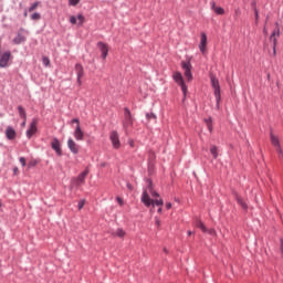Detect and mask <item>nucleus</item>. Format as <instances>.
I'll use <instances>...</instances> for the list:
<instances>
[{
  "instance_id": "1",
  "label": "nucleus",
  "mask_w": 283,
  "mask_h": 283,
  "mask_svg": "<svg viewBox=\"0 0 283 283\" xmlns=\"http://www.w3.org/2000/svg\"><path fill=\"white\" fill-rule=\"evenodd\" d=\"M142 202L145 205V207H151V205H153V207H154V205H156V207H163V205H164L163 199L153 200L151 197H149L147 189H145L143 192Z\"/></svg>"
},
{
  "instance_id": "2",
  "label": "nucleus",
  "mask_w": 283,
  "mask_h": 283,
  "mask_svg": "<svg viewBox=\"0 0 283 283\" xmlns=\"http://www.w3.org/2000/svg\"><path fill=\"white\" fill-rule=\"evenodd\" d=\"M210 81H211V86L214 90V98L217 101V107H220V101H221L220 81H218V77H216V75H213V74L210 75Z\"/></svg>"
},
{
  "instance_id": "3",
  "label": "nucleus",
  "mask_w": 283,
  "mask_h": 283,
  "mask_svg": "<svg viewBox=\"0 0 283 283\" xmlns=\"http://www.w3.org/2000/svg\"><path fill=\"white\" fill-rule=\"evenodd\" d=\"M270 140L271 145L275 148L279 159L283 160V151H282V146L280 145V137L277 135L273 134V130L270 132Z\"/></svg>"
},
{
  "instance_id": "4",
  "label": "nucleus",
  "mask_w": 283,
  "mask_h": 283,
  "mask_svg": "<svg viewBox=\"0 0 283 283\" xmlns=\"http://www.w3.org/2000/svg\"><path fill=\"white\" fill-rule=\"evenodd\" d=\"M172 78L181 87V92H182L184 96H187V85L185 84V78L182 77V73L181 72H175L172 74Z\"/></svg>"
},
{
  "instance_id": "5",
  "label": "nucleus",
  "mask_w": 283,
  "mask_h": 283,
  "mask_svg": "<svg viewBox=\"0 0 283 283\" xmlns=\"http://www.w3.org/2000/svg\"><path fill=\"white\" fill-rule=\"evenodd\" d=\"M191 62H181V69L184 70V76L187 78L188 83L193 81V74H191Z\"/></svg>"
},
{
  "instance_id": "6",
  "label": "nucleus",
  "mask_w": 283,
  "mask_h": 283,
  "mask_svg": "<svg viewBox=\"0 0 283 283\" xmlns=\"http://www.w3.org/2000/svg\"><path fill=\"white\" fill-rule=\"evenodd\" d=\"M88 174H90V169L86 168L76 178L72 179V185H74L75 187H81V185L85 184V178H87Z\"/></svg>"
},
{
  "instance_id": "7",
  "label": "nucleus",
  "mask_w": 283,
  "mask_h": 283,
  "mask_svg": "<svg viewBox=\"0 0 283 283\" xmlns=\"http://www.w3.org/2000/svg\"><path fill=\"white\" fill-rule=\"evenodd\" d=\"M124 128L127 129V127H132L134 125V118H132V112H129V108H124Z\"/></svg>"
},
{
  "instance_id": "8",
  "label": "nucleus",
  "mask_w": 283,
  "mask_h": 283,
  "mask_svg": "<svg viewBox=\"0 0 283 283\" xmlns=\"http://www.w3.org/2000/svg\"><path fill=\"white\" fill-rule=\"evenodd\" d=\"M109 140L113 145V149H120V138L118 136V132L116 130L111 132Z\"/></svg>"
},
{
  "instance_id": "9",
  "label": "nucleus",
  "mask_w": 283,
  "mask_h": 283,
  "mask_svg": "<svg viewBox=\"0 0 283 283\" xmlns=\"http://www.w3.org/2000/svg\"><path fill=\"white\" fill-rule=\"evenodd\" d=\"M39 125V119L38 118H33L29 129L27 130V137L28 138H32L34 134H36L38 128L36 126Z\"/></svg>"
},
{
  "instance_id": "10",
  "label": "nucleus",
  "mask_w": 283,
  "mask_h": 283,
  "mask_svg": "<svg viewBox=\"0 0 283 283\" xmlns=\"http://www.w3.org/2000/svg\"><path fill=\"white\" fill-rule=\"evenodd\" d=\"M51 148L53 149V151H55V154H57V156H63V150L61 149V142L59 140V138L52 139Z\"/></svg>"
},
{
  "instance_id": "11",
  "label": "nucleus",
  "mask_w": 283,
  "mask_h": 283,
  "mask_svg": "<svg viewBox=\"0 0 283 283\" xmlns=\"http://www.w3.org/2000/svg\"><path fill=\"white\" fill-rule=\"evenodd\" d=\"M67 147L72 154H78L81 149V146H78V144H76V142H74L72 138L67 139Z\"/></svg>"
},
{
  "instance_id": "12",
  "label": "nucleus",
  "mask_w": 283,
  "mask_h": 283,
  "mask_svg": "<svg viewBox=\"0 0 283 283\" xmlns=\"http://www.w3.org/2000/svg\"><path fill=\"white\" fill-rule=\"evenodd\" d=\"M276 29L272 32L271 36H270V41H273V45H274V54H275V45H277V39L275 36H280V23H275Z\"/></svg>"
},
{
  "instance_id": "13",
  "label": "nucleus",
  "mask_w": 283,
  "mask_h": 283,
  "mask_svg": "<svg viewBox=\"0 0 283 283\" xmlns=\"http://www.w3.org/2000/svg\"><path fill=\"white\" fill-rule=\"evenodd\" d=\"M97 48H98L99 52H102V59L106 60L107 54L109 52V48L107 46V44L103 43V42H98Z\"/></svg>"
},
{
  "instance_id": "14",
  "label": "nucleus",
  "mask_w": 283,
  "mask_h": 283,
  "mask_svg": "<svg viewBox=\"0 0 283 283\" xmlns=\"http://www.w3.org/2000/svg\"><path fill=\"white\" fill-rule=\"evenodd\" d=\"M11 53L4 52L0 57V67H8V63L10 62Z\"/></svg>"
},
{
  "instance_id": "15",
  "label": "nucleus",
  "mask_w": 283,
  "mask_h": 283,
  "mask_svg": "<svg viewBox=\"0 0 283 283\" xmlns=\"http://www.w3.org/2000/svg\"><path fill=\"white\" fill-rule=\"evenodd\" d=\"M73 136L75 140H83L85 138V133L81 129V125H76Z\"/></svg>"
},
{
  "instance_id": "16",
  "label": "nucleus",
  "mask_w": 283,
  "mask_h": 283,
  "mask_svg": "<svg viewBox=\"0 0 283 283\" xmlns=\"http://www.w3.org/2000/svg\"><path fill=\"white\" fill-rule=\"evenodd\" d=\"M199 50L202 54H205V52H207V33H201Z\"/></svg>"
},
{
  "instance_id": "17",
  "label": "nucleus",
  "mask_w": 283,
  "mask_h": 283,
  "mask_svg": "<svg viewBox=\"0 0 283 283\" xmlns=\"http://www.w3.org/2000/svg\"><path fill=\"white\" fill-rule=\"evenodd\" d=\"M6 136L8 140H14V138H17V130H14L12 126H8L6 129Z\"/></svg>"
},
{
  "instance_id": "18",
  "label": "nucleus",
  "mask_w": 283,
  "mask_h": 283,
  "mask_svg": "<svg viewBox=\"0 0 283 283\" xmlns=\"http://www.w3.org/2000/svg\"><path fill=\"white\" fill-rule=\"evenodd\" d=\"M75 72L77 74V83H78V85H81V83H82L81 78H83V74H84L83 65L76 64Z\"/></svg>"
},
{
  "instance_id": "19",
  "label": "nucleus",
  "mask_w": 283,
  "mask_h": 283,
  "mask_svg": "<svg viewBox=\"0 0 283 283\" xmlns=\"http://www.w3.org/2000/svg\"><path fill=\"white\" fill-rule=\"evenodd\" d=\"M235 200H237L238 205H240V207H242V209H244V210L248 209L247 202H244V199H242V197H240V195H235Z\"/></svg>"
},
{
  "instance_id": "20",
  "label": "nucleus",
  "mask_w": 283,
  "mask_h": 283,
  "mask_svg": "<svg viewBox=\"0 0 283 283\" xmlns=\"http://www.w3.org/2000/svg\"><path fill=\"white\" fill-rule=\"evenodd\" d=\"M147 182H148L149 193L153 196V198H158V196H160V195H158V192L154 191V186L151 184V180H148Z\"/></svg>"
},
{
  "instance_id": "21",
  "label": "nucleus",
  "mask_w": 283,
  "mask_h": 283,
  "mask_svg": "<svg viewBox=\"0 0 283 283\" xmlns=\"http://www.w3.org/2000/svg\"><path fill=\"white\" fill-rule=\"evenodd\" d=\"M25 42V36H23L22 34H18L14 39H13V43H15V45H20V43Z\"/></svg>"
},
{
  "instance_id": "22",
  "label": "nucleus",
  "mask_w": 283,
  "mask_h": 283,
  "mask_svg": "<svg viewBox=\"0 0 283 283\" xmlns=\"http://www.w3.org/2000/svg\"><path fill=\"white\" fill-rule=\"evenodd\" d=\"M210 154L214 160L218 158V147L216 145L210 146Z\"/></svg>"
},
{
  "instance_id": "23",
  "label": "nucleus",
  "mask_w": 283,
  "mask_h": 283,
  "mask_svg": "<svg viewBox=\"0 0 283 283\" xmlns=\"http://www.w3.org/2000/svg\"><path fill=\"white\" fill-rule=\"evenodd\" d=\"M212 10L216 14H224V9L222 7H217L216 3H212Z\"/></svg>"
},
{
  "instance_id": "24",
  "label": "nucleus",
  "mask_w": 283,
  "mask_h": 283,
  "mask_svg": "<svg viewBox=\"0 0 283 283\" xmlns=\"http://www.w3.org/2000/svg\"><path fill=\"white\" fill-rule=\"evenodd\" d=\"M18 112H19L20 117L23 118V120H25V118H28L23 106H18Z\"/></svg>"
},
{
  "instance_id": "25",
  "label": "nucleus",
  "mask_w": 283,
  "mask_h": 283,
  "mask_svg": "<svg viewBox=\"0 0 283 283\" xmlns=\"http://www.w3.org/2000/svg\"><path fill=\"white\" fill-rule=\"evenodd\" d=\"M196 227L200 229L203 233H207V227L205 226V223H202V221H197Z\"/></svg>"
},
{
  "instance_id": "26",
  "label": "nucleus",
  "mask_w": 283,
  "mask_h": 283,
  "mask_svg": "<svg viewBox=\"0 0 283 283\" xmlns=\"http://www.w3.org/2000/svg\"><path fill=\"white\" fill-rule=\"evenodd\" d=\"M113 235H116V238H125V230L123 229H117Z\"/></svg>"
},
{
  "instance_id": "27",
  "label": "nucleus",
  "mask_w": 283,
  "mask_h": 283,
  "mask_svg": "<svg viewBox=\"0 0 283 283\" xmlns=\"http://www.w3.org/2000/svg\"><path fill=\"white\" fill-rule=\"evenodd\" d=\"M77 21V25H83L85 23V17L83 14H78Z\"/></svg>"
},
{
  "instance_id": "28",
  "label": "nucleus",
  "mask_w": 283,
  "mask_h": 283,
  "mask_svg": "<svg viewBox=\"0 0 283 283\" xmlns=\"http://www.w3.org/2000/svg\"><path fill=\"white\" fill-rule=\"evenodd\" d=\"M39 8V2H34L33 4H31V7L29 8V12H34V10H36Z\"/></svg>"
},
{
  "instance_id": "29",
  "label": "nucleus",
  "mask_w": 283,
  "mask_h": 283,
  "mask_svg": "<svg viewBox=\"0 0 283 283\" xmlns=\"http://www.w3.org/2000/svg\"><path fill=\"white\" fill-rule=\"evenodd\" d=\"M31 19H32V21H39L40 19H41V13H33L32 15H31Z\"/></svg>"
},
{
  "instance_id": "30",
  "label": "nucleus",
  "mask_w": 283,
  "mask_h": 283,
  "mask_svg": "<svg viewBox=\"0 0 283 283\" xmlns=\"http://www.w3.org/2000/svg\"><path fill=\"white\" fill-rule=\"evenodd\" d=\"M42 63H43V65H45V67H48L50 65V57L43 56L42 57Z\"/></svg>"
},
{
  "instance_id": "31",
  "label": "nucleus",
  "mask_w": 283,
  "mask_h": 283,
  "mask_svg": "<svg viewBox=\"0 0 283 283\" xmlns=\"http://www.w3.org/2000/svg\"><path fill=\"white\" fill-rule=\"evenodd\" d=\"M81 3V0H69V6H78Z\"/></svg>"
},
{
  "instance_id": "32",
  "label": "nucleus",
  "mask_w": 283,
  "mask_h": 283,
  "mask_svg": "<svg viewBox=\"0 0 283 283\" xmlns=\"http://www.w3.org/2000/svg\"><path fill=\"white\" fill-rule=\"evenodd\" d=\"M36 165H38L36 160H31L29 161L28 167L29 169H32V167H36Z\"/></svg>"
},
{
  "instance_id": "33",
  "label": "nucleus",
  "mask_w": 283,
  "mask_h": 283,
  "mask_svg": "<svg viewBox=\"0 0 283 283\" xmlns=\"http://www.w3.org/2000/svg\"><path fill=\"white\" fill-rule=\"evenodd\" d=\"M85 207V199L78 201L77 208L81 210Z\"/></svg>"
},
{
  "instance_id": "34",
  "label": "nucleus",
  "mask_w": 283,
  "mask_h": 283,
  "mask_svg": "<svg viewBox=\"0 0 283 283\" xmlns=\"http://www.w3.org/2000/svg\"><path fill=\"white\" fill-rule=\"evenodd\" d=\"M146 117L148 120H151V118L156 119V115L154 113H147Z\"/></svg>"
},
{
  "instance_id": "35",
  "label": "nucleus",
  "mask_w": 283,
  "mask_h": 283,
  "mask_svg": "<svg viewBox=\"0 0 283 283\" xmlns=\"http://www.w3.org/2000/svg\"><path fill=\"white\" fill-rule=\"evenodd\" d=\"M76 17H74V15H71L70 17V23H72V25H76Z\"/></svg>"
},
{
  "instance_id": "36",
  "label": "nucleus",
  "mask_w": 283,
  "mask_h": 283,
  "mask_svg": "<svg viewBox=\"0 0 283 283\" xmlns=\"http://www.w3.org/2000/svg\"><path fill=\"white\" fill-rule=\"evenodd\" d=\"M19 161L22 167H25V165H27L25 157H20Z\"/></svg>"
},
{
  "instance_id": "37",
  "label": "nucleus",
  "mask_w": 283,
  "mask_h": 283,
  "mask_svg": "<svg viewBox=\"0 0 283 283\" xmlns=\"http://www.w3.org/2000/svg\"><path fill=\"white\" fill-rule=\"evenodd\" d=\"M76 124V125H81V120L78 118H74L71 120V124Z\"/></svg>"
},
{
  "instance_id": "38",
  "label": "nucleus",
  "mask_w": 283,
  "mask_h": 283,
  "mask_svg": "<svg viewBox=\"0 0 283 283\" xmlns=\"http://www.w3.org/2000/svg\"><path fill=\"white\" fill-rule=\"evenodd\" d=\"M116 200H117L118 205H119L120 207H123V205H124L123 198L117 197Z\"/></svg>"
},
{
  "instance_id": "39",
  "label": "nucleus",
  "mask_w": 283,
  "mask_h": 283,
  "mask_svg": "<svg viewBox=\"0 0 283 283\" xmlns=\"http://www.w3.org/2000/svg\"><path fill=\"white\" fill-rule=\"evenodd\" d=\"M207 233H209L210 235H216V230L214 229H207Z\"/></svg>"
},
{
  "instance_id": "40",
  "label": "nucleus",
  "mask_w": 283,
  "mask_h": 283,
  "mask_svg": "<svg viewBox=\"0 0 283 283\" xmlns=\"http://www.w3.org/2000/svg\"><path fill=\"white\" fill-rule=\"evenodd\" d=\"M207 127H208L209 132H213V125L212 124L207 125Z\"/></svg>"
},
{
  "instance_id": "41",
  "label": "nucleus",
  "mask_w": 283,
  "mask_h": 283,
  "mask_svg": "<svg viewBox=\"0 0 283 283\" xmlns=\"http://www.w3.org/2000/svg\"><path fill=\"white\" fill-rule=\"evenodd\" d=\"M206 125H211V118L206 119Z\"/></svg>"
},
{
  "instance_id": "42",
  "label": "nucleus",
  "mask_w": 283,
  "mask_h": 283,
  "mask_svg": "<svg viewBox=\"0 0 283 283\" xmlns=\"http://www.w3.org/2000/svg\"><path fill=\"white\" fill-rule=\"evenodd\" d=\"M13 174H19V168L18 167L13 168Z\"/></svg>"
},
{
  "instance_id": "43",
  "label": "nucleus",
  "mask_w": 283,
  "mask_h": 283,
  "mask_svg": "<svg viewBox=\"0 0 283 283\" xmlns=\"http://www.w3.org/2000/svg\"><path fill=\"white\" fill-rule=\"evenodd\" d=\"M166 209H171V203H166Z\"/></svg>"
},
{
  "instance_id": "44",
  "label": "nucleus",
  "mask_w": 283,
  "mask_h": 283,
  "mask_svg": "<svg viewBox=\"0 0 283 283\" xmlns=\"http://www.w3.org/2000/svg\"><path fill=\"white\" fill-rule=\"evenodd\" d=\"M156 224H157V227H160V220H156Z\"/></svg>"
},
{
  "instance_id": "45",
  "label": "nucleus",
  "mask_w": 283,
  "mask_h": 283,
  "mask_svg": "<svg viewBox=\"0 0 283 283\" xmlns=\"http://www.w3.org/2000/svg\"><path fill=\"white\" fill-rule=\"evenodd\" d=\"M264 34H269V31L266 30V28L263 29Z\"/></svg>"
},
{
  "instance_id": "46",
  "label": "nucleus",
  "mask_w": 283,
  "mask_h": 283,
  "mask_svg": "<svg viewBox=\"0 0 283 283\" xmlns=\"http://www.w3.org/2000/svg\"><path fill=\"white\" fill-rule=\"evenodd\" d=\"M130 147H134V140L129 142Z\"/></svg>"
},
{
  "instance_id": "47",
  "label": "nucleus",
  "mask_w": 283,
  "mask_h": 283,
  "mask_svg": "<svg viewBox=\"0 0 283 283\" xmlns=\"http://www.w3.org/2000/svg\"><path fill=\"white\" fill-rule=\"evenodd\" d=\"M157 212H158V213H163V208H159V209L157 210Z\"/></svg>"
},
{
  "instance_id": "48",
  "label": "nucleus",
  "mask_w": 283,
  "mask_h": 283,
  "mask_svg": "<svg viewBox=\"0 0 283 283\" xmlns=\"http://www.w3.org/2000/svg\"><path fill=\"white\" fill-rule=\"evenodd\" d=\"M188 235H193V232H191V231H188Z\"/></svg>"
},
{
  "instance_id": "49",
  "label": "nucleus",
  "mask_w": 283,
  "mask_h": 283,
  "mask_svg": "<svg viewBox=\"0 0 283 283\" xmlns=\"http://www.w3.org/2000/svg\"><path fill=\"white\" fill-rule=\"evenodd\" d=\"M22 127H25V119H24L23 123H22Z\"/></svg>"
},
{
  "instance_id": "50",
  "label": "nucleus",
  "mask_w": 283,
  "mask_h": 283,
  "mask_svg": "<svg viewBox=\"0 0 283 283\" xmlns=\"http://www.w3.org/2000/svg\"><path fill=\"white\" fill-rule=\"evenodd\" d=\"M127 188L132 190V186L129 184H127Z\"/></svg>"
},
{
  "instance_id": "51",
  "label": "nucleus",
  "mask_w": 283,
  "mask_h": 283,
  "mask_svg": "<svg viewBox=\"0 0 283 283\" xmlns=\"http://www.w3.org/2000/svg\"><path fill=\"white\" fill-rule=\"evenodd\" d=\"M281 251H282V253H283V243L281 244Z\"/></svg>"
},
{
  "instance_id": "52",
  "label": "nucleus",
  "mask_w": 283,
  "mask_h": 283,
  "mask_svg": "<svg viewBox=\"0 0 283 283\" xmlns=\"http://www.w3.org/2000/svg\"><path fill=\"white\" fill-rule=\"evenodd\" d=\"M24 17H28V12H24Z\"/></svg>"
},
{
  "instance_id": "53",
  "label": "nucleus",
  "mask_w": 283,
  "mask_h": 283,
  "mask_svg": "<svg viewBox=\"0 0 283 283\" xmlns=\"http://www.w3.org/2000/svg\"><path fill=\"white\" fill-rule=\"evenodd\" d=\"M255 17H256V19H258V11H255Z\"/></svg>"
},
{
  "instance_id": "54",
  "label": "nucleus",
  "mask_w": 283,
  "mask_h": 283,
  "mask_svg": "<svg viewBox=\"0 0 283 283\" xmlns=\"http://www.w3.org/2000/svg\"><path fill=\"white\" fill-rule=\"evenodd\" d=\"M0 207H1V202H0Z\"/></svg>"
}]
</instances>
